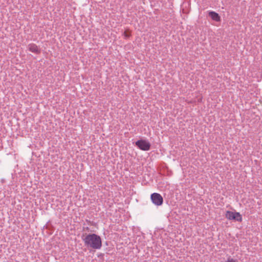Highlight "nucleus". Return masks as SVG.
Masks as SVG:
<instances>
[{
    "label": "nucleus",
    "instance_id": "1",
    "mask_svg": "<svg viewBox=\"0 0 262 262\" xmlns=\"http://www.w3.org/2000/svg\"><path fill=\"white\" fill-rule=\"evenodd\" d=\"M84 245L88 248L94 249H100L102 247V242L100 237L94 233L89 234L82 238Z\"/></svg>",
    "mask_w": 262,
    "mask_h": 262
},
{
    "label": "nucleus",
    "instance_id": "2",
    "mask_svg": "<svg viewBox=\"0 0 262 262\" xmlns=\"http://www.w3.org/2000/svg\"><path fill=\"white\" fill-rule=\"evenodd\" d=\"M136 145L141 150L147 151L150 149V143L145 140H139L135 143Z\"/></svg>",
    "mask_w": 262,
    "mask_h": 262
},
{
    "label": "nucleus",
    "instance_id": "3",
    "mask_svg": "<svg viewBox=\"0 0 262 262\" xmlns=\"http://www.w3.org/2000/svg\"><path fill=\"white\" fill-rule=\"evenodd\" d=\"M225 215L226 217L229 220H235L238 222L242 221V216L239 212L227 211Z\"/></svg>",
    "mask_w": 262,
    "mask_h": 262
},
{
    "label": "nucleus",
    "instance_id": "4",
    "mask_svg": "<svg viewBox=\"0 0 262 262\" xmlns=\"http://www.w3.org/2000/svg\"><path fill=\"white\" fill-rule=\"evenodd\" d=\"M150 199L154 204L156 206H160L163 203V199L162 195L158 193H153L150 195Z\"/></svg>",
    "mask_w": 262,
    "mask_h": 262
},
{
    "label": "nucleus",
    "instance_id": "5",
    "mask_svg": "<svg viewBox=\"0 0 262 262\" xmlns=\"http://www.w3.org/2000/svg\"><path fill=\"white\" fill-rule=\"evenodd\" d=\"M27 49L31 52L35 54H39L40 50L39 47L35 43H29L27 46Z\"/></svg>",
    "mask_w": 262,
    "mask_h": 262
},
{
    "label": "nucleus",
    "instance_id": "6",
    "mask_svg": "<svg viewBox=\"0 0 262 262\" xmlns=\"http://www.w3.org/2000/svg\"><path fill=\"white\" fill-rule=\"evenodd\" d=\"M209 16L211 19L216 21H220L221 20V17L219 14L214 11H210L209 12Z\"/></svg>",
    "mask_w": 262,
    "mask_h": 262
}]
</instances>
